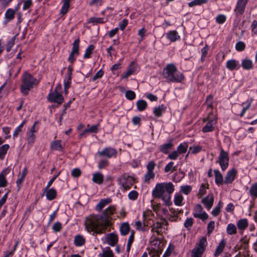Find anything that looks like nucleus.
<instances>
[{"label": "nucleus", "mask_w": 257, "mask_h": 257, "mask_svg": "<svg viewBox=\"0 0 257 257\" xmlns=\"http://www.w3.org/2000/svg\"><path fill=\"white\" fill-rule=\"evenodd\" d=\"M169 212L170 214L169 213V214L170 215L169 219L171 221H176L178 218V213L181 212V211H176L173 208L170 209Z\"/></svg>", "instance_id": "nucleus-39"}, {"label": "nucleus", "mask_w": 257, "mask_h": 257, "mask_svg": "<svg viewBox=\"0 0 257 257\" xmlns=\"http://www.w3.org/2000/svg\"><path fill=\"white\" fill-rule=\"evenodd\" d=\"M226 244V242L224 239H222L220 242L219 243L218 245L217 246L214 253V257H218L219 255L221 254V253L223 252L225 246Z\"/></svg>", "instance_id": "nucleus-27"}, {"label": "nucleus", "mask_w": 257, "mask_h": 257, "mask_svg": "<svg viewBox=\"0 0 257 257\" xmlns=\"http://www.w3.org/2000/svg\"><path fill=\"white\" fill-rule=\"evenodd\" d=\"M223 206V203L221 201H219L217 205L212 210L211 213L213 216H217L220 212V209Z\"/></svg>", "instance_id": "nucleus-48"}, {"label": "nucleus", "mask_w": 257, "mask_h": 257, "mask_svg": "<svg viewBox=\"0 0 257 257\" xmlns=\"http://www.w3.org/2000/svg\"><path fill=\"white\" fill-rule=\"evenodd\" d=\"M237 172V170L235 168H232L228 171L225 176L224 184L228 185L232 183L236 176Z\"/></svg>", "instance_id": "nucleus-15"}, {"label": "nucleus", "mask_w": 257, "mask_h": 257, "mask_svg": "<svg viewBox=\"0 0 257 257\" xmlns=\"http://www.w3.org/2000/svg\"><path fill=\"white\" fill-rule=\"evenodd\" d=\"M71 0H62L63 6L61 9V13L65 14L67 13L68 9L70 7V3Z\"/></svg>", "instance_id": "nucleus-38"}, {"label": "nucleus", "mask_w": 257, "mask_h": 257, "mask_svg": "<svg viewBox=\"0 0 257 257\" xmlns=\"http://www.w3.org/2000/svg\"><path fill=\"white\" fill-rule=\"evenodd\" d=\"M156 164L154 161H150L148 163L147 166V172L144 177V181L145 183H149L151 180L154 179L155 174L153 170Z\"/></svg>", "instance_id": "nucleus-10"}, {"label": "nucleus", "mask_w": 257, "mask_h": 257, "mask_svg": "<svg viewBox=\"0 0 257 257\" xmlns=\"http://www.w3.org/2000/svg\"><path fill=\"white\" fill-rule=\"evenodd\" d=\"M99 156H104L107 158H110L115 157L117 154V151L111 147H106L97 153Z\"/></svg>", "instance_id": "nucleus-12"}, {"label": "nucleus", "mask_w": 257, "mask_h": 257, "mask_svg": "<svg viewBox=\"0 0 257 257\" xmlns=\"http://www.w3.org/2000/svg\"><path fill=\"white\" fill-rule=\"evenodd\" d=\"M22 84L21 85V92L26 95L34 85H37L39 81L36 78L27 72H25L22 76Z\"/></svg>", "instance_id": "nucleus-5"}, {"label": "nucleus", "mask_w": 257, "mask_h": 257, "mask_svg": "<svg viewBox=\"0 0 257 257\" xmlns=\"http://www.w3.org/2000/svg\"><path fill=\"white\" fill-rule=\"evenodd\" d=\"M104 180L103 175L99 172L93 174L92 181L96 184L100 185L102 183Z\"/></svg>", "instance_id": "nucleus-32"}, {"label": "nucleus", "mask_w": 257, "mask_h": 257, "mask_svg": "<svg viewBox=\"0 0 257 257\" xmlns=\"http://www.w3.org/2000/svg\"><path fill=\"white\" fill-rule=\"evenodd\" d=\"M15 40V37H13L11 39V40H10V41L7 43L6 46V50L8 52H9L11 50V48L14 45Z\"/></svg>", "instance_id": "nucleus-61"}, {"label": "nucleus", "mask_w": 257, "mask_h": 257, "mask_svg": "<svg viewBox=\"0 0 257 257\" xmlns=\"http://www.w3.org/2000/svg\"><path fill=\"white\" fill-rule=\"evenodd\" d=\"M214 173L215 183L218 185L224 184L223 176L220 172L218 170L215 169L214 170Z\"/></svg>", "instance_id": "nucleus-33"}, {"label": "nucleus", "mask_w": 257, "mask_h": 257, "mask_svg": "<svg viewBox=\"0 0 257 257\" xmlns=\"http://www.w3.org/2000/svg\"><path fill=\"white\" fill-rule=\"evenodd\" d=\"M207 244V242L206 238L202 237L201 238L199 243L196 244L195 247L192 250L191 256L202 257Z\"/></svg>", "instance_id": "nucleus-8"}, {"label": "nucleus", "mask_w": 257, "mask_h": 257, "mask_svg": "<svg viewBox=\"0 0 257 257\" xmlns=\"http://www.w3.org/2000/svg\"><path fill=\"white\" fill-rule=\"evenodd\" d=\"M193 224V219L192 218H188L184 223V226L188 230H190Z\"/></svg>", "instance_id": "nucleus-56"}, {"label": "nucleus", "mask_w": 257, "mask_h": 257, "mask_svg": "<svg viewBox=\"0 0 257 257\" xmlns=\"http://www.w3.org/2000/svg\"><path fill=\"white\" fill-rule=\"evenodd\" d=\"M45 192H46V198L48 200H52L54 199L57 195L56 191L54 188L47 189V186L45 189Z\"/></svg>", "instance_id": "nucleus-29"}, {"label": "nucleus", "mask_w": 257, "mask_h": 257, "mask_svg": "<svg viewBox=\"0 0 257 257\" xmlns=\"http://www.w3.org/2000/svg\"><path fill=\"white\" fill-rule=\"evenodd\" d=\"M112 199L110 198H106L101 199L97 204L95 206V209L98 212L101 211L102 209L104 208L108 204L110 203Z\"/></svg>", "instance_id": "nucleus-17"}, {"label": "nucleus", "mask_w": 257, "mask_h": 257, "mask_svg": "<svg viewBox=\"0 0 257 257\" xmlns=\"http://www.w3.org/2000/svg\"><path fill=\"white\" fill-rule=\"evenodd\" d=\"M125 96L127 99L132 100L135 98L136 93L132 90H127L125 92Z\"/></svg>", "instance_id": "nucleus-57"}, {"label": "nucleus", "mask_w": 257, "mask_h": 257, "mask_svg": "<svg viewBox=\"0 0 257 257\" xmlns=\"http://www.w3.org/2000/svg\"><path fill=\"white\" fill-rule=\"evenodd\" d=\"M211 100V96H209L207 98L208 114L207 117L203 119V122L204 123V125L202 129V131L204 133L212 132L217 123V118L215 115L213 114L211 111L212 106L209 103V101Z\"/></svg>", "instance_id": "nucleus-4"}, {"label": "nucleus", "mask_w": 257, "mask_h": 257, "mask_svg": "<svg viewBox=\"0 0 257 257\" xmlns=\"http://www.w3.org/2000/svg\"><path fill=\"white\" fill-rule=\"evenodd\" d=\"M175 170H176V167L174 166V162H169L167 165H166L164 168V171L166 173H172Z\"/></svg>", "instance_id": "nucleus-51"}, {"label": "nucleus", "mask_w": 257, "mask_h": 257, "mask_svg": "<svg viewBox=\"0 0 257 257\" xmlns=\"http://www.w3.org/2000/svg\"><path fill=\"white\" fill-rule=\"evenodd\" d=\"M226 16L224 15H219L216 17V21L219 24L224 23L226 21Z\"/></svg>", "instance_id": "nucleus-60"}, {"label": "nucleus", "mask_w": 257, "mask_h": 257, "mask_svg": "<svg viewBox=\"0 0 257 257\" xmlns=\"http://www.w3.org/2000/svg\"><path fill=\"white\" fill-rule=\"evenodd\" d=\"M251 35H257V21L253 20L251 25Z\"/></svg>", "instance_id": "nucleus-58"}, {"label": "nucleus", "mask_w": 257, "mask_h": 257, "mask_svg": "<svg viewBox=\"0 0 257 257\" xmlns=\"http://www.w3.org/2000/svg\"><path fill=\"white\" fill-rule=\"evenodd\" d=\"M193 216L194 217L199 218L203 221L208 218V215L203 211L202 207L200 204H197L195 206Z\"/></svg>", "instance_id": "nucleus-11"}, {"label": "nucleus", "mask_w": 257, "mask_h": 257, "mask_svg": "<svg viewBox=\"0 0 257 257\" xmlns=\"http://www.w3.org/2000/svg\"><path fill=\"white\" fill-rule=\"evenodd\" d=\"M167 223L166 222H156L152 224L151 231L156 232L158 234H160L161 233L164 232L167 228L165 227V225H167Z\"/></svg>", "instance_id": "nucleus-13"}, {"label": "nucleus", "mask_w": 257, "mask_h": 257, "mask_svg": "<svg viewBox=\"0 0 257 257\" xmlns=\"http://www.w3.org/2000/svg\"><path fill=\"white\" fill-rule=\"evenodd\" d=\"M214 197L212 194H208L202 200V202L206 206L208 210H209L212 207Z\"/></svg>", "instance_id": "nucleus-22"}, {"label": "nucleus", "mask_w": 257, "mask_h": 257, "mask_svg": "<svg viewBox=\"0 0 257 257\" xmlns=\"http://www.w3.org/2000/svg\"><path fill=\"white\" fill-rule=\"evenodd\" d=\"M94 46L93 45H90L85 50V53L83 56L84 59L89 58L91 57V55L92 51L94 49Z\"/></svg>", "instance_id": "nucleus-45"}, {"label": "nucleus", "mask_w": 257, "mask_h": 257, "mask_svg": "<svg viewBox=\"0 0 257 257\" xmlns=\"http://www.w3.org/2000/svg\"><path fill=\"white\" fill-rule=\"evenodd\" d=\"M129 230L130 226L127 223H123L120 227V232L122 235L127 234Z\"/></svg>", "instance_id": "nucleus-46"}, {"label": "nucleus", "mask_w": 257, "mask_h": 257, "mask_svg": "<svg viewBox=\"0 0 257 257\" xmlns=\"http://www.w3.org/2000/svg\"><path fill=\"white\" fill-rule=\"evenodd\" d=\"M229 155L228 152L223 149H220L216 163H218L222 171H224L229 166Z\"/></svg>", "instance_id": "nucleus-7"}, {"label": "nucleus", "mask_w": 257, "mask_h": 257, "mask_svg": "<svg viewBox=\"0 0 257 257\" xmlns=\"http://www.w3.org/2000/svg\"><path fill=\"white\" fill-rule=\"evenodd\" d=\"M117 182L120 186V188L125 191L131 188L135 182V179L133 177L125 174L118 177Z\"/></svg>", "instance_id": "nucleus-6"}, {"label": "nucleus", "mask_w": 257, "mask_h": 257, "mask_svg": "<svg viewBox=\"0 0 257 257\" xmlns=\"http://www.w3.org/2000/svg\"><path fill=\"white\" fill-rule=\"evenodd\" d=\"M137 70V65L134 62H131L127 68V71L122 74L121 78H127L130 75H132L135 71H136Z\"/></svg>", "instance_id": "nucleus-16"}, {"label": "nucleus", "mask_w": 257, "mask_h": 257, "mask_svg": "<svg viewBox=\"0 0 257 257\" xmlns=\"http://www.w3.org/2000/svg\"><path fill=\"white\" fill-rule=\"evenodd\" d=\"M192 187L189 185L182 186L180 187V191L185 195H188L191 191Z\"/></svg>", "instance_id": "nucleus-55"}, {"label": "nucleus", "mask_w": 257, "mask_h": 257, "mask_svg": "<svg viewBox=\"0 0 257 257\" xmlns=\"http://www.w3.org/2000/svg\"><path fill=\"white\" fill-rule=\"evenodd\" d=\"M227 233L229 235L235 234L237 232V228L233 223H229L226 227Z\"/></svg>", "instance_id": "nucleus-40"}, {"label": "nucleus", "mask_w": 257, "mask_h": 257, "mask_svg": "<svg viewBox=\"0 0 257 257\" xmlns=\"http://www.w3.org/2000/svg\"><path fill=\"white\" fill-rule=\"evenodd\" d=\"M188 147V145L187 143L180 144L177 147V151L180 154H184L187 151Z\"/></svg>", "instance_id": "nucleus-47"}, {"label": "nucleus", "mask_w": 257, "mask_h": 257, "mask_svg": "<svg viewBox=\"0 0 257 257\" xmlns=\"http://www.w3.org/2000/svg\"><path fill=\"white\" fill-rule=\"evenodd\" d=\"M17 10L18 8H16L15 10L9 9L6 11L5 15V20L4 22L5 24H7L15 18L16 13Z\"/></svg>", "instance_id": "nucleus-18"}, {"label": "nucleus", "mask_w": 257, "mask_h": 257, "mask_svg": "<svg viewBox=\"0 0 257 257\" xmlns=\"http://www.w3.org/2000/svg\"><path fill=\"white\" fill-rule=\"evenodd\" d=\"M113 205L104 209L101 215H91L87 217L85 222V228L88 232L94 231L96 233H102L107 227L111 224V215L115 212Z\"/></svg>", "instance_id": "nucleus-1"}, {"label": "nucleus", "mask_w": 257, "mask_h": 257, "mask_svg": "<svg viewBox=\"0 0 257 257\" xmlns=\"http://www.w3.org/2000/svg\"><path fill=\"white\" fill-rule=\"evenodd\" d=\"M85 239L81 235L78 234L75 236L74 239V243L76 246H82L85 244Z\"/></svg>", "instance_id": "nucleus-34"}, {"label": "nucleus", "mask_w": 257, "mask_h": 257, "mask_svg": "<svg viewBox=\"0 0 257 257\" xmlns=\"http://www.w3.org/2000/svg\"><path fill=\"white\" fill-rule=\"evenodd\" d=\"M166 107L164 104L160 105L154 108L153 112L157 117H161L165 112Z\"/></svg>", "instance_id": "nucleus-31"}, {"label": "nucleus", "mask_w": 257, "mask_h": 257, "mask_svg": "<svg viewBox=\"0 0 257 257\" xmlns=\"http://www.w3.org/2000/svg\"><path fill=\"white\" fill-rule=\"evenodd\" d=\"M50 148L53 150L62 151L64 148V144H62L61 140H55L51 142Z\"/></svg>", "instance_id": "nucleus-23"}, {"label": "nucleus", "mask_w": 257, "mask_h": 257, "mask_svg": "<svg viewBox=\"0 0 257 257\" xmlns=\"http://www.w3.org/2000/svg\"><path fill=\"white\" fill-rule=\"evenodd\" d=\"M163 243L159 240H155L151 244L149 254L151 257H159L163 250Z\"/></svg>", "instance_id": "nucleus-9"}, {"label": "nucleus", "mask_w": 257, "mask_h": 257, "mask_svg": "<svg viewBox=\"0 0 257 257\" xmlns=\"http://www.w3.org/2000/svg\"><path fill=\"white\" fill-rule=\"evenodd\" d=\"M241 66L244 69L250 70L253 68V63L250 59H243L241 62Z\"/></svg>", "instance_id": "nucleus-36"}, {"label": "nucleus", "mask_w": 257, "mask_h": 257, "mask_svg": "<svg viewBox=\"0 0 257 257\" xmlns=\"http://www.w3.org/2000/svg\"><path fill=\"white\" fill-rule=\"evenodd\" d=\"M174 191V186L171 182L157 183L152 191V195L154 198H160L166 205L171 204V194Z\"/></svg>", "instance_id": "nucleus-2"}, {"label": "nucleus", "mask_w": 257, "mask_h": 257, "mask_svg": "<svg viewBox=\"0 0 257 257\" xmlns=\"http://www.w3.org/2000/svg\"><path fill=\"white\" fill-rule=\"evenodd\" d=\"M163 75L168 82L181 83L185 79L183 74L178 71L174 64H169L164 69Z\"/></svg>", "instance_id": "nucleus-3"}, {"label": "nucleus", "mask_w": 257, "mask_h": 257, "mask_svg": "<svg viewBox=\"0 0 257 257\" xmlns=\"http://www.w3.org/2000/svg\"><path fill=\"white\" fill-rule=\"evenodd\" d=\"M226 68L230 71L237 70L240 67L239 62L234 59L229 60L226 63Z\"/></svg>", "instance_id": "nucleus-21"}, {"label": "nucleus", "mask_w": 257, "mask_h": 257, "mask_svg": "<svg viewBox=\"0 0 257 257\" xmlns=\"http://www.w3.org/2000/svg\"><path fill=\"white\" fill-rule=\"evenodd\" d=\"M207 2V0H193L188 3V6L190 7H193L196 6H200L206 4Z\"/></svg>", "instance_id": "nucleus-49"}, {"label": "nucleus", "mask_w": 257, "mask_h": 257, "mask_svg": "<svg viewBox=\"0 0 257 257\" xmlns=\"http://www.w3.org/2000/svg\"><path fill=\"white\" fill-rule=\"evenodd\" d=\"M152 214L150 212H144L143 214V222L145 227H148L150 225L152 226Z\"/></svg>", "instance_id": "nucleus-28"}, {"label": "nucleus", "mask_w": 257, "mask_h": 257, "mask_svg": "<svg viewBox=\"0 0 257 257\" xmlns=\"http://www.w3.org/2000/svg\"><path fill=\"white\" fill-rule=\"evenodd\" d=\"M26 123V120H24L15 130L13 134V137H17L19 134L22 131V128Z\"/></svg>", "instance_id": "nucleus-52"}, {"label": "nucleus", "mask_w": 257, "mask_h": 257, "mask_svg": "<svg viewBox=\"0 0 257 257\" xmlns=\"http://www.w3.org/2000/svg\"><path fill=\"white\" fill-rule=\"evenodd\" d=\"M180 155V154L178 153V151L176 150L170 154L168 156V158L171 160H175L177 159Z\"/></svg>", "instance_id": "nucleus-64"}, {"label": "nucleus", "mask_w": 257, "mask_h": 257, "mask_svg": "<svg viewBox=\"0 0 257 257\" xmlns=\"http://www.w3.org/2000/svg\"><path fill=\"white\" fill-rule=\"evenodd\" d=\"M105 239L107 243L111 246L115 245L118 241L117 236L113 233L107 234Z\"/></svg>", "instance_id": "nucleus-26"}, {"label": "nucleus", "mask_w": 257, "mask_h": 257, "mask_svg": "<svg viewBox=\"0 0 257 257\" xmlns=\"http://www.w3.org/2000/svg\"><path fill=\"white\" fill-rule=\"evenodd\" d=\"M166 37L171 42H175L180 38L178 32L176 31H170L166 33Z\"/></svg>", "instance_id": "nucleus-30"}, {"label": "nucleus", "mask_w": 257, "mask_h": 257, "mask_svg": "<svg viewBox=\"0 0 257 257\" xmlns=\"http://www.w3.org/2000/svg\"><path fill=\"white\" fill-rule=\"evenodd\" d=\"M28 170L26 168H24L22 171L20 172L18 175V178L16 181V184L18 188V190H20L21 187V185L24 181L25 177L27 174Z\"/></svg>", "instance_id": "nucleus-20"}, {"label": "nucleus", "mask_w": 257, "mask_h": 257, "mask_svg": "<svg viewBox=\"0 0 257 257\" xmlns=\"http://www.w3.org/2000/svg\"><path fill=\"white\" fill-rule=\"evenodd\" d=\"M99 256L100 257H114V254L109 247H107L102 250V252L99 254Z\"/></svg>", "instance_id": "nucleus-43"}, {"label": "nucleus", "mask_w": 257, "mask_h": 257, "mask_svg": "<svg viewBox=\"0 0 257 257\" xmlns=\"http://www.w3.org/2000/svg\"><path fill=\"white\" fill-rule=\"evenodd\" d=\"M207 187L204 184H202L199 189L198 195L200 196H203L206 193V189Z\"/></svg>", "instance_id": "nucleus-63"}, {"label": "nucleus", "mask_w": 257, "mask_h": 257, "mask_svg": "<svg viewBox=\"0 0 257 257\" xmlns=\"http://www.w3.org/2000/svg\"><path fill=\"white\" fill-rule=\"evenodd\" d=\"M9 145L5 144L0 147V159H2L4 158L5 155L6 154L8 150L9 149Z\"/></svg>", "instance_id": "nucleus-50"}, {"label": "nucleus", "mask_w": 257, "mask_h": 257, "mask_svg": "<svg viewBox=\"0 0 257 257\" xmlns=\"http://www.w3.org/2000/svg\"><path fill=\"white\" fill-rule=\"evenodd\" d=\"M237 228L239 233H243V231L248 226V221L246 218L240 219L236 223Z\"/></svg>", "instance_id": "nucleus-24"}, {"label": "nucleus", "mask_w": 257, "mask_h": 257, "mask_svg": "<svg viewBox=\"0 0 257 257\" xmlns=\"http://www.w3.org/2000/svg\"><path fill=\"white\" fill-rule=\"evenodd\" d=\"M10 172V169L7 168L4 170L0 173V188L5 187L8 184L6 178V176Z\"/></svg>", "instance_id": "nucleus-25"}, {"label": "nucleus", "mask_w": 257, "mask_h": 257, "mask_svg": "<svg viewBox=\"0 0 257 257\" xmlns=\"http://www.w3.org/2000/svg\"><path fill=\"white\" fill-rule=\"evenodd\" d=\"M48 99L49 101L52 102H56L58 104H61L64 100L63 97L57 91L49 93L48 96Z\"/></svg>", "instance_id": "nucleus-14"}, {"label": "nucleus", "mask_w": 257, "mask_h": 257, "mask_svg": "<svg viewBox=\"0 0 257 257\" xmlns=\"http://www.w3.org/2000/svg\"><path fill=\"white\" fill-rule=\"evenodd\" d=\"M79 40L76 39L73 44V47L71 53L75 54L76 56L79 55Z\"/></svg>", "instance_id": "nucleus-42"}, {"label": "nucleus", "mask_w": 257, "mask_h": 257, "mask_svg": "<svg viewBox=\"0 0 257 257\" xmlns=\"http://www.w3.org/2000/svg\"><path fill=\"white\" fill-rule=\"evenodd\" d=\"M135 226L136 229L139 231L144 232L146 230V227L145 226L143 222H142L140 220L135 222Z\"/></svg>", "instance_id": "nucleus-54"}, {"label": "nucleus", "mask_w": 257, "mask_h": 257, "mask_svg": "<svg viewBox=\"0 0 257 257\" xmlns=\"http://www.w3.org/2000/svg\"><path fill=\"white\" fill-rule=\"evenodd\" d=\"M136 105L137 106L138 109L140 111H143L147 107V102L143 99L138 100L137 103Z\"/></svg>", "instance_id": "nucleus-41"}, {"label": "nucleus", "mask_w": 257, "mask_h": 257, "mask_svg": "<svg viewBox=\"0 0 257 257\" xmlns=\"http://www.w3.org/2000/svg\"><path fill=\"white\" fill-rule=\"evenodd\" d=\"M202 150V147L200 146H193L190 147L189 149V153L195 154Z\"/></svg>", "instance_id": "nucleus-53"}, {"label": "nucleus", "mask_w": 257, "mask_h": 257, "mask_svg": "<svg viewBox=\"0 0 257 257\" xmlns=\"http://www.w3.org/2000/svg\"><path fill=\"white\" fill-rule=\"evenodd\" d=\"M173 146L171 142L165 144L160 147V151L164 154H168L172 149Z\"/></svg>", "instance_id": "nucleus-35"}, {"label": "nucleus", "mask_w": 257, "mask_h": 257, "mask_svg": "<svg viewBox=\"0 0 257 257\" xmlns=\"http://www.w3.org/2000/svg\"><path fill=\"white\" fill-rule=\"evenodd\" d=\"M183 197L181 194H176L174 196V203L177 206H182L183 205Z\"/></svg>", "instance_id": "nucleus-44"}, {"label": "nucleus", "mask_w": 257, "mask_h": 257, "mask_svg": "<svg viewBox=\"0 0 257 257\" xmlns=\"http://www.w3.org/2000/svg\"><path fill=\"white\" fill-rule=\"evenodd\" d=\"M248 0H238L235 11L239 14H242L244 11L245 6Z\"/></svg>", "instance_id": "nucleus-19"}, {"label": "nucleus", "mask_w": 257, "mask_h": 257, "mask_svg": "<svg viewBox=\"0 0 257 257\" xmlns=\"http://www.w3.org/2000/svg\"><path fill=\"white\" fill-rule=\"evenodd\" d=\"M90 22L93 24H102L104 23V21L101 18L92 17L90 18Z\"/></svg>", "instance_id": "nucleus-62"}, {"label": "nucleus", "mask_w": 257, "mask_h": 257, "mask_svg": "<svg viewBox=\"0 0 257 257\" xmlns=\"http://www.w3.org/2000/svg\"><path fill=\"white\" fill-rule=\"evenodd\" d=\"M104 74V72L102 69H100L98 71L94 76L92 78V81H95L97 79H99L102 77Z\"/></svg>", "instance_id": "nucleus-59"}, {"label": "nucleus", "mask_w": 257, "mask_h": 257, "mask_svg": "<svg viewBox=\"0 0 257 257\" xmlns=\"http://www.w3.org/2000/svg\"><path fill=\"white\" fill-rule=\"evenodd\" d=\"M249 193L252 198L255 199L257 198V182L251 185Z\"/></svg>", "instance_id": "nucleus-37"}]
</instances>
